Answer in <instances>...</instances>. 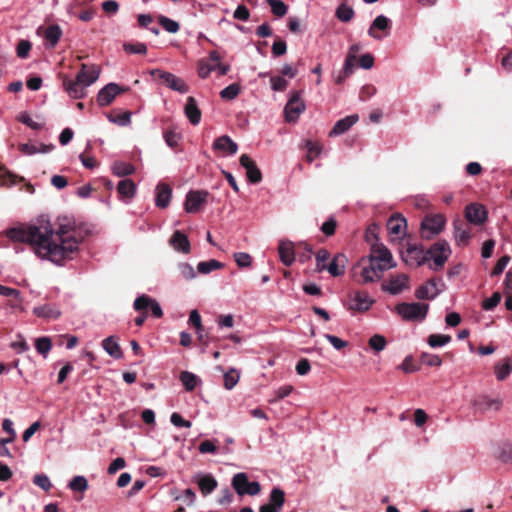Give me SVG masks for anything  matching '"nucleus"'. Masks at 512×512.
<instances>
[{"label": "nucleus", "instance_id": "nucleus-41", "mask_svg": "<svg viewBox=\"0 0 512 512\" xmlns=\"http://www.w3.org/2000/svg\"><path fill=\"white\" fill-rule=\"evenodd\" d=\"M179 379L187 391H193L200 381L194 373L189 371L181 372Z\"/></svg>", "mask_w": 512, "mask_h": 512}, {"label": "nucleus", "instance_id": "nucleus-16", "mask_svg": "<svg viewBox=\"0 0 512 512\" xmlns=\"http://www.w3.org/2000/svg\"><path fill=\"white\" fill-rule=\"evenodd\" d=\"M402 257L406 264L416 267L422 266L429 261L427 252L424 251L422 247L418 246H409Z\"/></svg>", "mask_w": 512, "mask_h": 512}, {"label": "nucleus", "instance_id": "nucleus-2", "mask_svg": "<svg viewBox=\"0 0 512 512\" xmlns=\"http://www.w3.org/2000/svg\"><path fill=\"white\" fill-rule=\"evenodd\" d=\"M47 234V231H43L42 224H33L26 228L12 227L6 231V236L11 241L30 244L36 256L42 260H46V254L39 251L40 247L45 246V236H47Z\"/></svg>", "mask_w": 512, "mask_h": 512}, {"label": "nucleus", "instance_id": "nucleus-47", "mask_svg": "<svg viewBox=\"0 0 512 512\" xmlns=\"http://www.w3.org/2000/svg\"><path fill=\"white\" fill-rule=\"evenodd\" d=\"M336 16L342 22H349L354 16V10L346 4H341L336 9Z\"/></svg>", "mask_w": 512, "mask_h": 512}, {"label": "nucleus", "instance_id": "nucleus-29", "mask_svg": "<svg viewBox=\"0 0 512 512\" xmlns=\"http://www.w3.org/2000/svg\"><path fill=\"white\" fill-rule=\"evenodd\" d=\"M33 314L46 320H55L61 316V311L55 304H44L34 307Z\"/></svg>", "mask_w": 512, "mask_h": 512}, {"label": "nucleus", "instance_id": "nucleus-52", "mask_svg": "<svg viewBox=\"0 0 512 512\" xmlns=\"http://www.w3.org/2000/svg\"><path fill=\"white\" fill-rule=\"evenodd\" d=\"M420 360L423 364L430 367H438L442 364V360L438 355L431 353H421Z\"/></svg>", "mask_w": 512, "mask_h": 512}, {"label": "nucleus", "instance_id": "nucleus-1", "mask_svg": "<svg viewBox=\"0 0 512 512\" xmlns=\"http://www.w3.org/2000/svg\"><path fill=\"white\" fill-rule=\"evenodd\" d=\"M42 227L48 234L45 236V246L40 247L39 252L46 254V260L57 266H63L67 261L74 259L82 241L75 223L63 218L57 229H54L49 221L42 223Z\"/></svg>", "mask_w": 512, "mask_h": 512}, {"label": "nucleus", "instance_id": "nucleus-32", "mask_svg": "<svg viewBox=\"0 0 512 512\" xmlns=\"http://www.w3.org/2000/svg\"><path fill=\"white\" fill-rule=\"evenodd\" d=\"M391 21L384 15H378L368 29V35L376 40H381L382 36L375 33V29L385 31L390 28Z\"/></svg>", "mask_w": 512, "mask_h": 512}, {"label": "nucleus", "instance_id": "nucleus-4", "mask_svg": "<svg viewBox=\"0 0 512 512\" xmlns=\"http://www.w3.org/2000/svg\"><path fill=\"white\" fill-rule=\"evenodd\" d=\"M426 252L429 260L432 261V263L429 264V268L431 270L437 271L444 266L450 257L451 248L447 241L439 240L434 243Z\"/></svg>", "mask_w": 512, "mask_h": 512}, {"label": "nucleus", "instance_id": "nucleus-50", "mask_svg": "<svg viewBox=\"0 0 512 512\" xmlns=\"http://www.w3.org/2000/svg\"><path fill=\"white\" fill-rule=\"evenodd\" d=\"M502 296L499 292H494L491 297L486 298L482 302V309L485 311H492L501 301Z\"/></svg>", "mask_w": 512, "mask_h": 512}, {"label": "nucleus", "instance_id": "nucleus-30", "mask_svg": "<svg viewBox=\"0 0 512 512\" xmlns=\"http://www.w3.org/2000/svg\"><path fill=\"white\" fill-rule=\"evenodd\" d=\"M473 406L477 411L480 412H486L489 410L497 411L501 407V402L498 399H491L486 396H479L474 400Z\"/></svg>", "mask_w": 512, "mask_h": 512}, {"label": "nucleus", "instance_id": "nucleus-56", "mask_svg": "<svg viewBox=\"0 0 512 512\" xmlns=\"http://www.w3.org/2000/svg\"><path fill=\"white\" fill-rule=\"evenodd\" d=\"M18 120L33 130H40L43 128V124L34 121L28 112L20 113Z\"/></svg>", "mask_w": 512, "mask_h": 512}, {"label": "nucleus", "instance_id": "nucleus-5", "mask_svg": "<svg viewBox=\"0 0 512 512\" xmlns=\"http://www.w3.org/2000/svg\"><path fill=\"white\" fill-rule=\"evenodd\" d=\"M445 224L446 219L442 214L426 216L421 222V237L427 240L431 239L444 229Z\"/></svg>", "mask_w": 512, "mask_h": 512}, {"label": "nucleus", "instance_id": "nucleus-6", "mask_svg": "<svg viewBox=\"0 0 512 512\" xmlns=\"http://www.w3.org/2000/svg\"><path fill=\"white\" fill-rule=\"evenodd\" d=\"M231 484H232V487L234 488V490L236 491V493L240 496H243L246 494L254 496V495L259 494V492L261 490V486H260L259 482H257V481L249 482L248 476L244 472L236 473L232 478Z\"/></svg>", "mask_w": 512, "mask_h": 512}, {"label": "nucleus", "instance_id": "nucleus-3", "mask_svg": "<svg viewBox=\"0 0 512 512\" xmlns=\"http://www.w3.org/2000/svg\"><path fill=\"white\" fill-rule=\"evenodd\" d=\"M429 304L412 302H402L396 305V313L405 321H423L427 317Z\"/></svg>", "mask_w": 512, "mask_h": 512}, {"label": "nucleus", "instance_id": "nucleus-8", "mask_svg": "<svg viewBox=\"0 0 512 512\" xmlns=\"http://www.w3.org/2000/svg\"><path fill=\"white\" fill-rule=\"evenodd\" d=\"M369 259H371V261H375V263H379L381 267L385 266L386 270L395 266L390 250L380 243L372 245Z\"/></svg>", "mask_w": 512, "mask_h": 512}, {"label": "nucleus", "instance_id": "nucleus-58", "mask_svg": "<svg viewBox=\"0 0 512 512\" xmlns=\"http://www.w3.org/2000/svg\"><path fill=\"white\" fill-rule=\"evenodd\" d=\"M306 148H307L306 160L311 163L314 161V159L317 156L320 155L321 148L319 147V145L317 143H314L310 140H308L306 142Z\"/></svg>", "mask_w": 512, "mask_h": 512}, {"label": "nucleus", "instance_id": "nucleus-12", "mask_svg": "<svg viewBox=\"0 0 512 512\" xmlns=\"http://www.w3.org/2000/svg\"><path fill=\"white\" fill-rule=\"evenodd\" d=\"M361 265L362 283H372L379 280L386 271L385 266L381 267L379 263L371 261L368 258V265H364V259L359 263Z\"/></svg>", "mask_w": 512, "mask_h": 512}, {"label": "nucleus", "instance_id": "nucleus-27", "mask_svg": "<svg viewBox=\"0 0 512 512\" xmlns=\"http://www.w3.org/2000/svg\"><path fill=\"white\" fill-rule=\"evenodd\" d=\"M172 197V189L168 184L159 183L156 186L155 204L159 208L168 207Z\"/></svg>", "mask_w": 512, "mask_h": 512}, {"label": "nucleus", "instance_id": "nucleus-22", "mask_svg": "<svg viewBox=\"0 0 512 512\" xmlns=\"http://www.w3.org/2000/svg\"><path fill=\"white\" fill-rule=\"evenodd\" d=\"M347 263V257L343 253H337L326 266L325 270H327L333 277L342 276L345 273Z\"/></svg>", "mask_w": 512, "mask_h": 512}, {"label": "nucleus", "instance_id": "nucleus-33", "mask_svg": "<svg viewBox=\"0 0 512 512\" xmlns=\"http://www.w3.org/2000/svg\"><path fill=\"white\" fill-rule=\"evenodd\" d=\"M102 347L105 352L115 358L120 359L122 357V350L114 336H109L102 341Z\"/></svg>", "mask_w": 512, "mask_h": 512}, {"label": "nucleus", "instance_id": "nucleus-59", "mask_svg": "<svg viewBox=\"0 0 512 512\" xmlns=\"http://www.w3.org/2000/svg\"><path fill=\"white\" fill-rule=\"evenodd\" d=\"M33 483L43 489L49 491L52 487V483L46 474H36L33 477Z\"/></svg>", "mask_w": 512, "mask_h": 512}, {"label": "nucleus", "instance_id": "nucleus-64", "mask_svg": "<svg viewBox=\"0 0 512 512\" xmlns=\"http://www.w3.org/2000/svg\"><path fill=\"white\" fill-rule=\"evenodd\" d=\"M234 260L237 265L241 268L249 267L252 262V258L248 253L237 252L234 254Z\"/></svg>", "mask_w": 512, "mask_h": 512}, {"label": "nucleus", "instance_id": "nucleus-49", "mask_svg": "<svg viewBox=\"0 0 512 512\" xmlns=\"http://www.w3.org/2000/svg\"><path fill=\"white\" fill-rule=\"evenodd\" d=\"M386 339L380 334H375L369 339V346L376 353L383 351L386 347Z\"/></svg>", "mask_w": 512, "mask_h": 512}, {"label": "nucleus", "instance_id": "nucleus-15", "mask_svg": "<svg viewBox=\"0 0 512 512\" xmlns=\"http://www.w3.org/2000/svg\"><path fill=\"white\" fill-rule=\"evenodd\" d=\"M203 496L211 494L218 486L216 478L211 473L198 472L193 476Z\"/></svg>", "mask_w": 512, "mask_h": 512}, {"label": "nucleus", "instance_id": "nucleus-14", "mask_svg": "<svg viewBox=\"0 0 512 512\" xmlns=\"http://www.w3.org/2000/svg\"><path fill=\"white\" fill-rule=\"evenodd\" d=\"M100 76V68L97 65L82 64L81 69L76 75V79L85 89L95 83Z\"/></svg>", "mask_w": 512, "mask_h": 512}, {"label": "nucleus", "instance_id": "nucleus-17", "mask_svg": "<svg viewBox=\"0 0 512 512\" xmlns=\"http://www.w3.org/2000/svg\"><path fill=\"white\" fill-rule=\"evenodd\" d=\"M409 288V277L406 274L391 276L387 283L382 285V290L391 295H398Z\"/></svg>", "mask_w": 512, "mask_h": 512}, {"label": "nucleus", "instance_id": "nucleus-43", "mask_svg": "<svg viewBox=\"0 0 512 512\" xmlns=\"http://www.w3.org/2000/svg\"><path fill=\"white\" fill-rule=\"evenodd\" d=\"M451 336L446 334H431L427 338V343L431 348H440L451 341Z\"/></svg>", "mask_w": 512, "mask_h": 512}, {"label": "nucleus", "instance_id": "nucleus-26", "mask_svg": "<svg viewBox=\"0 0 512 512\" xmlns=\"http://www.w3.org/2000/svg\"><path fill=\"white\" fill-rule=\"evenodd\" d=\"M213 149L221 151L227 155H234L238 150V145L229 136L222 135L215 139Z\"/></svg>", "mask_w": 512, "mask_h": 512}, {"label": "nucleus", "instance_id": "nucleus-39", "mask_svg": "<svg viewBox=\"0 0 512 512\" xmlns=\"http://www.w3.org/2000/svg\"><path fill=\"white\" fill-rule=\"evenodd\" d=\"M406 227V220L402 217H391L387 222V229L392 235H400Z\"/></svg>", "mask_w": 512, "mask_h": 512}, {"label": "nucleus", "instance_id": "nucleus-61", "mask_svg": "<svg viewBox=\"0 0 512 512\" xmlns=\"http://www.w3.org/2000/svg\"><path fill=\"white\" fill-rule=\"evenodd\" d=\"M216 67L214 64H210L205 60H201L198 63V76L202 79L207 78L211 72L215 71Z\"/></svg>", "mask_w": 512, "mask_h": 512}, {"label": "nucleus", "instance_id": "nucleus-31", "mask_svg": "<svg viewBox=\"0 0 512 512\" xmlns=\"http://www.w3.org/2000/svg\"><path fill=\"white\" fill-rule=\"evenodd\" d=\"M63 87L71 98L81 99L85 97V87L77 79H64Z\"/></svg>", "mask_w": 512, "mask_h": 512}, {"label": "nucleus", "instance_id": "nucleus-35", "mask_svg": "<svg viewBox=\"0 0 512 512\" xmlns=\"http://www.w3.org/2000/svg\"><path fill=\"white\" fill-rule=\"evenodd\" d=\"M462 226L463 223L459 220L453 222L454 237L458 245H466L471 237L470 231Z\"/></svg>", "mask_w": 512, "mask_h": 512}, {"label": "nucleus", "instance_id": "nucleus-46", "mask_svg": "<svg viewBox=\"0 0 512 512\" xmlns=\"http://www.w3.org/2000/svg\"><path fill=\"white\" fill-rule=\"evenodd\" d=\"M35 348L37 352L46 357L52 348V343L49 337H40L35 341Z\"/></svg>", "mask_w": 512, "mask_h": 512}, {"label": "nucleus", "instance_id": "nucleus-28", "mask_svg": "<svg viewBox=\"0 0 512 512\" xmlns=\"http://www.w3.org/2000/svg\"><path fill=\"white\" fill-rule=\"evenodd\" d=\"M184 113L192 125L196 126L200 123L202 114L194 97L187 98Z\"/></svg>", "mask_w": 512, "mask_h": 512}, {"label": "nucleus", "instance_id": "nucleus-38", "mask_svg": "<svg viewBox=\"0 0 512 512\" xmlns=\"http://www.w3.org/2000/svg\"><path fill=\"white\" fill-rule=\"evenodd\" d=\"M512 372V360L507 358L495 365V375L499 381L505 380Z\"/></svg>", "mask_w": 512, "mask_h": 512}, {"label": "nucleus", "instance_id": "nucleus-19", "mask_svg": "<svg viewBox=\"0 0 512 512\" xmlns=\"http://www.w3.org/2000/svg\"><path fill=\"white\" fill-rule=\"evenodd\" d=\"M488 213L481 204L471 203L465 208L466 219L474 225H482L487 219Z\"/></svg>", "mask_w": 512, "mask_h": 512}, {"label": "nucleus", "instance_id": "nucleus-13", "mask_svg": "<svg viewBox=\"0 0 512 512\" xmlns=\"http://www.w3.org/2000/svg\"><path fill=\"white\" fill-rule=\"evenodd\" d=\"M151 73L154 76H159V78H161L164 81L166 86L173 91H177L181 94H185L189 91V87L187 86V84L181 78L177 77L176 75L170 72L155 69Z\"/></svg>", "mask_w": 512, "mask_h": 512}, {"label": "nucleus", "instance_id": "nucleus-62", "mask_svg": "<svg viewBox=\"0 0 512 512\" xmlns=\"http://www.w3.org/2000/svg\"><path fill=\"white\" fill-rule=\"evenodd\" d=\"M163 138L165 140V143L170 148H175L178 146L180 136L178 133H176L174 130H166L163 133Z\"/></svg>", "mask_w": 512, "mask_h": 512}, {"label": "nucleus", "instance_id": "nucleus-21", "mask_svg": "<svg viewBox=\"0 0 512 512\" xmlns=\"http://www.w3.org/2000/svg\"><path fill=\"white\" fill-rule=\"evenodd\" d=\"M240 164L246 170V176L251 183L257 184L261 182V171L257 167L254 160H252L247 154L241 155Z\"/></svg>", "mask_w": 512, "mask_h": 512}, {"label": "nucleus", "instance_id": "nucleus-42", "mask_svg": "<svg viewBox=\"0 0 512 512\" xmlns=\"http://www.w3.org/2000/svg\"><path fill=\"white\" fill-rule=\"evenodd\" d=\"M67 488L74 492L83 493L88 489V481L82 475L74 476L69 483L67 484Z\"/></svg>", "mask_w": 512, "mask_h": 512}, {"label": "nucleus", "instance_id": "nucleus-37", "mask_svg": "<svg viewBox=\"0 0 512 512\" xmlns=\"http://www.w3.org/2000/svg\"><path fill=\"white\" fill-rule=\"evenodd\" d=\"M62 36V29L59 25H50L44 32V37L49 43V47L53 48L59 42Z\"/></svg>", "mask_w": 512, "mask_h": 512}, {"label": "nucleus", "instance_id": "nucleus-40", "mask_svg": "<svg viewBox=\"0 0 512 512\" xmlns=\"http://www.w3.org/2000/svg\"><path fill=\"white\" fill-rule=\"evenodd\" d=\"M223 266L224 265H223L222 262H220L218 260H215V259H211V260H208V261L199 262L198 265H197V271L200 274L207 275V274L211 273L214 270H218V269L223 268Z\"/></svg>", "mask_w": 512, "mask_h": 512}, {"label": "nucleus", "instance_id": "nucleus-53", "mask_svg": "<svg viewBox=\"0 0 512 512\" xmlns=\"http://www.w3.org/2000/svg\"><path fill=\"white\" fill-rule=\"evenodd\" d=\"M330 253L326 249H320L316 253V270L322 272L326 269V261L329 259Z\"/></svg>", "mask_w": 512, "mask_h": 512}, {"label": "nucleus", "instance_id": "nucleus-60", "mask_svg": "<svg viewBox=\"0 0 512 512\" xmlns=\"http://www.w3.org/2000/svg\"><path fill=\"white\" fill-rule=\"evenodd\" d=\"M239 381V374L231 369L229 372L224 374V386L226 389L231 390Z\"/></svg>", "mask_w": 512, "mask_h": 512}, {"label": "nucleus", "instance_id": "nucleus-7", "mask_svg": "<svg viewBox=\"0 0 512 512\" xmlns=\"http://www.w3.org/2000/svg\"><path fill=\"white\" fill-rule=\"evenodd\" d=\"M209 192L206 190H191L186 194L184 209L187 213L195 214L207 202Z\"/></svg>", "mask_w": 512, "mask_h": 512}, {"label": "nucleus", "instance_id": "nucleus-55", "mask_svg": "<svg viewBox=\"0 0 512 512\" xmlns=\"http://www.w3.org/2000/svg\"><path fill=\"white\" fill-rule=\"evenodd\" d=\"M125 52L130 54H146L147 46L144 43H125L123 45Z\"/></svg>", "mask_w": 512, "mask_h": 512}, {"label": "nucleus", "instance_id": "nucleus-11", "mask_svg": "<svg viewBox=\"0 0 512 512\" xmlns=\"http://www.w3.org/2000/svg\"><path fill=\"white\" fill-rule=\"evenodd\" d=\"M305 104L300 99L299 92H293L284 108L285 119L287 122H295L300 114L305 111Z\"/></svg>", "mask_w": 512, "mask_h": 512}, {"label": "nucleus", "instance_id": "nucleus-54", "mask_svg": "<svg viewBox=\"0 0 512 512\" xmlns=\"http://www.w3.org/2000/svg\"><path fill=\"white\" fill-rule=\"evenodd\" d=\"M292 385H284L279 388H277L274 391V397L269 400L270 403H276L277 401L284 399L285 397L289 396L293 391Z\"/></svg>", "mask_w": 512, "mask_h": 512}, {"label": "nucleus", "instance_id": "nucleus-10", "mask_svg": "<svg viewBox=\"0 0 512 512\" xmlns=\"http://www.w3.org/2000/svg\"><path fill=\"white\" fill-rule=\"evenodd\" d=\"M127 90L128 87H121L114 82H110L99 90L97 94V102L101 107L108 106L113 102L117 95L126 92Z\"/></svg>", "mask_w": 512, "mask_h": 512}, {"label": "nucleus", "instance_id": "nucleus-57", "mask_svg": "<svg viewBox=\"0 0 512 512\" xmlns=\"http://www.w3.org/2000/svg\"><path fill=\"white\" fill-rule=\"evenodd\" d=\"M152 300L153 298L149 297L148 295L142 294L134 300L133 308L136 311L146 310L150 306Z\"/></svg>", "mask_w": 512, "mask_h": 512}, {"label": "nucleus", "instance_id": "nucleus-44", "mask_svg": "<svg viewBox=\"0 0 512 512\" xmlns=\"http://www.w3.org/2000/svg\"><path fill=\"white\" fill-rule=\"evenodd\" d=\"M240 91V85L237 83H232L225 87L223 90H221L220 97L223 100H233L239 95Z\"/></svg>", "mask_w": 512, "mask_h": 512}, {"label": "nucleus", "instance_id": "nucleus-25", "mask_svg": "<svg viewBox=\"0 0 512 512\" xmlns=\"http://www.w3.org/2000/svg\"><path fill=\"white\" fill-rule=\"evenodd\" d=\"M358 119V115L353 114L338 120L329 132V136L334 137L344 134L358 121Z\"/></svg>", "mask_w": 512, "mask_h": 512}, {"label": "nucleus", "instance_id": "nucleus-45", "mask_svg": "<svg viewBox=\"0 0 512 512\" xmlns=\"http://www.w3.org/2000/svg\"><path fill=\"white\" fill-rule=\"evenodd\" d=\"M179 274L184 280H193L196 278V272L192 265L186 262H181L177 265Z\"/></svg>", "mask_w": 512, "mask_h": 512}, {"label": "nucleus", "instance_id": "nucleus-20", "mask_svg": "<svg viewBox=\"0 0 512 512\" xmlns=\"http://www.w3.org/2000/svg\"><path fill=\"white\" fill-rule=\"evenodd\" d=\"M350 309L365 312L370 309L373 305L374 300L369 296L367 292L364 291H356L350 297Z\"/></svg>", "mask_w": 512, "mask_h": 512}, {"label": "nucleus", "instance_id": "nucleus-24", "mask_svg": "<svg viewBox=\"0 0 512 512\" xmlns=\"http://www.w3.org/2000/svg\"><path fill=\"white\" fill-rule=\"evenodd\" d=\"M169 244L179 253L188 254L190 252V241L180 230H176L173 233L169 240Z\"/></svg>", "mask_w": 512, "mask_h": 512}, {"label": "nucleus", "instance_id": "nucleus-34", "mask_svg": "<svg viewBox=\"0 0 512 512\" xmlns=\"http://www.w3.org/2000/svg\"><path fill=\"white\" fill-rule=\"evenodd\" d=\"M117 191L123 198L131 199L137 191L136 184L131 179H122L118 182Z\"/></svg>", "mask_w": 512, "mask_h": 512}, {"label": "nucleus", "instance_id": "nucleus-18", "mask_svg": "<svg viewBox=\"0 0 512 512\" xmlns=\"http://www.w3.org/2000/svg\"><path fill=\"white\" fill-rule=\"evenodd\" d=\"M269 503L260 507L259 512H280L284 502L285 493L282 489L274 487L270 492Z\"/></svg>", "mask_w": 512, "mask_h": 512}, {"label": "nucleus", "instance_id": "nucleus-23", "mask_svg": "<svg viewBox=\"0 0 512 512\" xmlns=\"http://www.w3.org/2000/svg\"><path fill=\"white\" fill-rule=\"evenodd\" d=\"M280 261L285 266H291L295 261L294 244L288 240H281L278 245Z\"/></svg>", "mask_w": 512, "mask_h": 512}, {"label": "nucleus", "instance_id": "nucleus-51", "mask_svg": "<svg viewBox=\"0 0 512 512\" xmlns=\"http://www.w3.org/2000/svg\"><path fill=\"white\" fill-rule=\"evenodd\" d=\"M159 23L163 27V29L169 33H176L180 28L178 22L166 16H160Z\"/></svg>", "mask_w": 512, "mask_h": 512}, {"label": "nucleus", "instance_id": "nucleus-48", "mask_svg": "<svg viewBox=\"0 0 512 512\" xmlns=\"http://www.w3.org/2000/svg\"><path fill=\"white\" fill-rule=\"evenodd\" d=\"M271 7L272 13L277 17H283L287 11L288 6L282 0H266Z\"/></svg>", "mask_w": 512, "mask_h": 512}, {"label": "nucleus", "instance_id": "nucleus-36", "mask_svg": "<svg viewBox=\"0 0 512 512\" xmlns=\"http://www.w3.org/2000/svg\"><path fill=\"white\" fill-rule=\"evenodd\" d=\"M112 173L118 177H125L135 172V167L127 162L116 161L111 166Z\"/></svg>", "mask_w": 512, "mask_h": 512}, {"label": "nucleus", "instance_id": "nucleus-9", "mask_svg": "<svg viewBox=\"0 0 512 512\" xmlns=\"http://www.w3.org/2000/svg\"><path fill=\"white\" fill-rule=\"evenodd\" d=\"M444 287V283L429 279L415 290V297L419 300H433L443 292Z\"/></svg>", "mask_w": 512, "mask_h": 512}, {"label": "nucleus", "instance_id": "nucleus-63", "mask_svg": "<svg viewBox=\"0 0 512 512\" xmlns=\"http://www.w3.org/2000/svg\"><path fill=\"white\" fill-rule=\"evenodd\" d=\"M356 55L348 54L342 68L344 77H349L354 72Z\"/></svg>", "mask_w": 512, "mask_h": 512}]
</instances>
